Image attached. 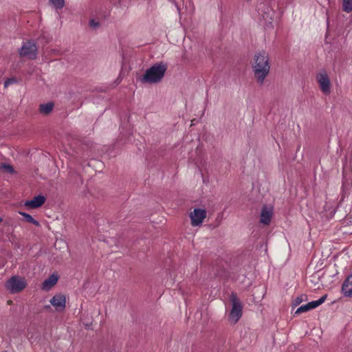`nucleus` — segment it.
<instances>
[{"instance_id":"nucleus-27","label":"nucleus","mask_w":352,"mask_h":352,"mask_svg":"<svg viewBox=\"0 0 352 352\" xmlns=\"http://www.w3.org/2000/svg\"><path fill=\"white\" fill-rule=\"evenodd\" d=\"M48 308H50V305H45V309H48Z\"/></svg>"},{"instance_id":"nucleus-22","label":"nucleus","mask_w":352,"mask_h":352,"mask_svg":"<svg viewBox=\"0 0 352 352\" xmlns=\"http://www.w3.org/2000/svg\"><path fill=\"white\" fill-rule=\"evenodd\" d=\"M17 80L15 78H8L4 82V87H8L10 85L16 83Z\"/></svg>"},{"instance_id":"nucleus-2","label":"nucleus","mask_w":352,"mask_h":352,"mask_svg":"<svg viewBox=\"0 0 352 352\" xmlns=\"http://www.w3.org/2000/svg\"><path fill=\"white\" fill-rule=\"evenodd\" d=\"M167 70V65L163 62L154 64L146 70L144 75L140 78L143 83L155 84L160 82L164 78Z\"/></svg>"},{"instance_id":"nucleus-20","label":"nucleus","mask_w":352,"mask_h":352,"mask_svg":"<svg viewBox=\"0 0 352 352\" xmlns=\"http://www.w3.org/2000/svg\"><path fill=\"white\" fill-rule=\"evenodd\" d=\"M0 168L5 170L7 173H14V168L11 165L2 164L0 166Z\"/></svg>"},{"instance_id":"nucleus-16","label":"nucleus","mask_w":352,"mask_h":352,"mask_svg":"<svg viewBox=\"0 0 352 352\" xmlns=\"http://www.w3.org/2000/svg\"><path fill=\"white\" fill-rule=\"evenodd\" d=\"M190 217L192 226L194 227L198 226V208H194L193 212L190 214Z\"/></svg>"},{"instance_id":"nucleus-24","label":"nucleus","mask_w":352,"mask_h":352,"mask_svg":"<svg viewBox=\"0 0 352 352\" xmlns=\"http://www.w3.org/2000/svg\"><path fill=\"white\" fill-rule=\"evenodd\" d=\"M99 25H100V23L97 21H96L94 19H91L89 21V25L91 28H92L94 29H96L97 28H98Z\"/></svg>"},{"instance_id":"nucleus-7","label":"nucleus","mask_w":352,"mask_h":352,"mask_svg":"<svg viewBox=\"0 0 352 352\" xmlns=\"http://www.w3.org/2000/svg\"><path fill=\"white\" fill-rule=\"evenodd\" d=\"M50 303L57 311H63L66 307V297L61 294H56L50 300Z\"/></svg>"},{"instance_id":"nucleus-5","label":"nucleus","mask_w":352,"mask_h":352,"mask_svg":"<svg viewBox=\"0 0 352 352\" xmlns=\"http://www.w3.org/2000/svg\"><path fill=\"white\" fill-rule=\"evenodd\" d=\"M316 80L322 92L329 95L331 92V82L325 71H321L316 75Z\"/></svg>"},{"instance_id":"nucleus-15","label":"nucleus","mask_w":352,"mask_h":352,"mask_svg":"<svg viewBox=\"0 0 352 352\" xmlns=\"http://www.w3.org/2000/svg\"><path fill=\"white\" fill-rule=\"evenodd\" d=\"M326 299H327V295H324L317 300H314V301L308 302L311 310L313 309H315V308L318 307V306H320V305H322L325 301Z\"/></svg>"},{"instance_id":"nucleus-18","label":"nucleus","mask_w":352,"mask_h":352,"mask_svg":"<svg viewBox=\"0 0 352 352\" xmlns=\"http://www.w3.org/2000/svg\"><path fill=\"white\" fill-rule=\"evenodd\" d=\"M50 2L55 7L56 9H61L64 7V0H50Z\"/></svg>"},{"instance_id":"nucleus-23","label":"nucleus","mask_w":352,"mask_h":352,"mask_svg":"<svg viewBox=\"0 0 352 352\" xmlns=\"http://www.w3.org/2000/svg\"><path fill=\"white\" fill-rule=\"evenodd\" d=\"M303 298H304L303 296H300L296 297L293 302V305L294 306L298 305L303 301V300H304Z\"/></svg>"},{"instance_id":"nucleus-17","label":"nucleus","mask_w":352,"mask_h":352,"mask_svg":"<svg viewBox=\"0 0 352 352\" xmlns=\"http://www.w3.org/2000/svg\"><path fill=\"white\" fill-rule=\"evenodd\" d=\"M342 10L349 13L352 11V0H342Z\"/></svg>"},{"instance_id":"nucleus-26","label":"nucleus","mask_w":352,"mask_h":352,"mask_svg":"<svg viewBox=\"0 0 352 352\" xmlns=\"http://www.w3.org/2000/svg\"><path fill=\"white\" fill-rule=\"evenodd\" d=\"M191 122H192V125L195 124V119H193Z\"/></svg>"},{"instance_id":"nucleus-25","label":"nucleus","mask_w":352,"mask_h":352,"mask_svg":"<svg viewBox=\"0 0 352 352\" xmlns=\"http://www.w3.org/2000/svg\"><path fill=\"white\" fill-rule=\"evenodd\" d=\"M203 184L208 186L210 183V177L208 175H202Z\"/></svg>"},{"instance_id":"nucleus-14","label":"nucleus","mask_w":352,"mask_h":352,"mask_svg":"<svg viewBox=\"0 0 352 352\" xmlns=\"http://www.w3.org/2000/svg\"><path fill=\"white\" fill-rule=\"evenodd\" d=\"M54 104L52 102H48L47 104H41L39 106L40 112L43 114L50 113L53 109Z\"/></svg>"},{"instance_id":"nucleus-9","label":"nucleus","mask_w":352,"mask_h":352,"mask_svg":"<svg viewBox=\"0 0 352 352\" xmlns=\"http://www.w3.org/2000/svg\"><path fill=\"white\" fill-rule=\"evenodd\" d=\"M272 217V208L263 206L261 212L260 222L264 225H269Z\"/></svg>"},{"instance_id":"nucleus-13","label":"nucleus","mask_w":352,"mask_h":352,"mask_svg":"<svg viewBox=\"0 0 352 352\" xmlns=\"http://www.w3.org/2000/svg\"><path fill=\"white\" fill-rule=\"evenodd\" d=\"M19 214L24 217L25 221L32 223L36 226H39L40 223L38 221L35 220L30 214L22 211H19Z\"/></svg>"},{"instance_id":"nucleus-29","label":"nucleus","mask_w":352,"mask_h":352,"mask_svg":"<svg viewBox=\"0 0 352 352\" xmlns=\"http://www.w3.org/2000/svg\"><path fill=\"white\" fill-rule=\"evenodd\" d=\"M11 302H12V301H11V300H9V301H8V304H10Z\"/></svg>"},{"instance_id":"nucleus-28","label":"nucleus","mask_w":352,"mask_h":352,"mask_svg":"<svg viewBox=\"0 0 352 352\" xmlns=\"http://www.w3.org/2000/svg\"><path fill=\"white\" fill-rule=\"evenodd\" d=\"M3 221V219L0 217V222Z\"/></svg>"},{"instance_id":"nucleus-11","label":"nucleus","mask_w":352,"mask_h":352,"mask_svg":"<svg viewBox=\"0 0 352 352\" xmlns=\"http://www.w3.org/2000/svg\"><path fill=\"white\" fill-rule=\"evenodd\" d=\"M57 281L58 276L52 274L43 281L41 288L43 290H49L56 284Z\"/></svg>"},{"instance_id":"nucleus-4","label":"nucleus","mask_w":352,"mask_h":352,"mask_svg":"<svg viewBox=\"0 0 352 352\" xmlns=\"http://www.w3.org/2000/svg\"><path fill=\"white\" fill-rule=\"evenodd\" d=\"M27 285L25 278L18 276H13L6 283V287L11 293H18L25 288Z\"/></svg>"},{"instance_id":"nucleus-19","label":"nucleus","mask_w":352,"mask_h":352,"mask_svg":"<svg viewBox=\"0 0 352 352\" xmlns=\"http://www.w3.org/2000/svg\"><path fill=\"white\" fill-rule=\"evenodd\" d=\"M309 310H311V309L309 307V304L307 303L306 305H303L300 306V307H298L297 309V310L296 311L295 314H300L301 313L306 312Z\"/></svg>"},{"instance_id":"nucleus-8","label":"nucleus","mask_w":352,"mask_h":352,"mask_svg":"<svg viewBox=\"0 0 352 352\" xmlns=\"http://www.w3.org/2000/svg\"><path fill=\"white\" fill-rule=\"evenodd\" d=\"M45 197L43 195H37L32 199L25 201L24 206L30 209H36L44 204L45 202Z\"/></svg>"},{"instance_id":"nucleus-3","label":"nucleus","mask_w":352,"mask_h":352,"mask_svg":"<svg viewBox=\"0 0 352 352\" xmlns=\"http://www.w3.org/2000/svg\"><path fill=\"white\" fill-rule=\"evenodd\" d=\"M232 309L228 315V320L232 324H236L241 318L243 313V306L236 295L232 293L230 296Z\"/></svg>"},{"instance_id":"nucleus-12","label":"nucleus","mask_w":352,"mask_h":352,"mask_svg":"<svg viewBox=\"0 0 352 352\" xmlns=\"http://www.w3.org/2000/svg\"><path fill=\"white\" fill-rule=\"evenodd\" d=\"M274 16V13L272 9L268 6H266L263 9V13L262 14L263 19L266 23H272Z\"/></svg>"},{"instance_id":"nucleus-10","label":"nucleus","mask_w":352,"mask_h":352,"mask_svg":"<svg viewBox=\"0 0 352 352\" xmlns=\"http://www.w3.org/2000/svg\"><path fill=\"white\" fill-rule=\"evenodd\" d=\"M342 292L344 296L352 297V272L344 281Z\"/></svg>"},{"instance_id":"nucleus-21","label":"nucleus","mask_w":352,"mask_h":352,"mask_svg":"<svg viewBox=\"0 0 352 352\" xmlns=\"http://www.w3.org/2000/svg\"><path fill=\"white\" fill-rule=\"evenodd\" d=\"M206 210L205 209H199V227L201 226L204 219L206 217Z\"/></svg>"},{"instance_id":"nucleus-6","label":"nucleus","mask_w":352,"mask_h":352,"mask_svg":"<svg viewBox=\"0 0 352 352\" xmlns=\"http://www.w3.org/2000/svg\"><path fill=\"white\" fill-rule=\"evenodd\" d=\"M37 47L36 44L32 41H26L23 43L19 50V54L21 57H26L30 59L36 58Z\"/></svg>"},{"instance_id":"nucleus-1","label":"nucleus","mask_w":352,"mask_h":352,"mask_svg":"<svg viewBox=\"0 0 352 352\" xmlns=\"http://www.w3.org/2000/svg\"><path fill=\"white\" fill-rule=\"evenodd\" d=\"M252 69L257 84L263 85L270 71V58L266 52L262 51L255 54Z\"/></svg>"}]
</instances>
